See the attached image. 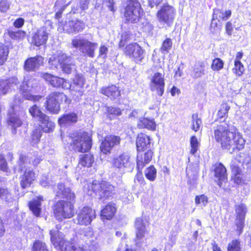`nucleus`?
<instances>
[{"label": "nucleus", "instance_id": "13d9d810", "mask_svg": "<svg viewBox=\"0 0 251 251\" xmlns=\"http://www.w3.org/2000/svg\"><path fill=\"white\" fill-rule=\"evenodd\" d=\"M41 132L39 129L35 130L31 135V143L33 146L37 144L41 137Z\"/></svg>", "mask_w": 251, "mask_h": 251}, {"label": "nucleus", "instance_id": "0eeeda50", "mask_svg": "<svg viewBox=\"0 0 251 251\" xmlns=\"http://www.w3.org/2000/svg\"><path fill=\"white\" fill-rule=\"evenodd\" d=\"M142 13L140 3L137 0L128 1L125 7L124 16L130 23L138 21Z\"/></svg>", "mask_w": 251, "mask_h": 251}, {"label": "nucleus", "instance_id": "774afa93", "mask_svg": "<svg viewBox=\"0 0 251 251\" xmlns=\"http://www.w3.org/2000/svg\"><path fill=\"white\" fill-rule=\"evenodd\" d=\"M234 182L237 184L239 185H242L243 184L245 183V180L243 179L242 176L239 175H236L235 176Z\"/></svg>", "mask_w": 251, "mask_h": 251}, {"label": "nucleus", "instance_id": "473e14b6", "mask_svg": "<svg viewBox=\"0 0 251 251\" xmlns=\"http://www.w3.org/2000/svg\"><path fill=\"white\" fill-rule=\"evenodd\" d=\"M205 63L202 61L196 62L195 64L191 75L194 78L201 77L204 75Z\"/></svg>", "mask_w": 251, "mask_h": 251}, {"label": "nucleus", "instance_id": "1a4fd4ad", "mask_svg": "<svg viewBox=\"0 0 251 251\" xmlns=\"http://www.w3.org/2000/svg\"><path fill=\"white\" fill-rule=\"evenodd\" d=\"M85 28V24L78 19L61 22L59 23L58 30L68 34H76L82 31Z\"/></svg>", "mask_w": 251, "mask_h": 251}, {"label": "nucleus", "instance_id": "b1692460", "mask_svg": "<svg viewBox=\"0 0 251 251\" xmlns=\"http://www.w3.org/2000/svg\"><path fill=\"white\" fill-rule=\"evenodd\" d=\"M56 60L61 65L62 64H64V63H67L71 61L73 59L71 56L67 55L62 51H58L56 56H53L50 58L49 62L50 65L56 67L58 65V64L56 62Z\"/></svg>", "mask_w": 251, "mask_h": 251}, {"label": "nucleus", "instance_id": "de8ad7c7", "mask_svg": "<svg viewBox=\"0 0 251 251\" xmlns=\"http://www.w3.org/2000/svg\"><path fill=\"white\" fill-rule=\"evenodd\" d=\"M195 201L196 205L204 207L208 202V198L204 194L196 196Z\"/></svg>", "mask_w": 251, "mask_h": 251}, {"label": "nucleus", "instance_id": "39448f33", "mask_svg": "<svg viewBox=\"0 0 251 251\" xmlns=\"http://www.w3.org/2000/svg\"><path fill=\"white\" fill-rule=\"evenodd\" d=\"M39 90L36 80L30 78L25 81L20 86V91L23 93V97L26 100L37 101L40 100L42 96L34 94Z\"/></svg>", "mask_w": 251, "mask_h": 251}, {"label": "nucleus", "instance_id": "a19ab883", "mask_svg": "<svg viewBox=\"0 0 251 251\" xmlns=\"http://www.w3.org/2000/svg\"><path fill=\"white\" fill-rule=\"evenodd\" d=\"M231 12L229 10L223 12L220 9H215L213 13V20L216 19L219 21L220 20H226L231 16Z\"/></svg>", "mask_w": 251, "mask_h": 251}, {"label": "nucleus", "instance_id": "393cba45", "mask_svg": "<svg viewBox=\"0 0 251 251\" xmlns=\"http://www.w3.org/2000/svg\"><path fill=\"white\" fill-rule=\"evenodd\" d=\"M85 83V79L82 75H76L73 80L72 93H77V96H82L83 94V88Z\"/></svg>", "mask_w": 251, "mask_h": 251}, {"label": "nucleus", "instance_id": "a211bd4d", "mask_svg": "<svg viewBox=\"0 0 251 251\" xmlns=\"http://www.w3.org/2000/svg\"><path fill=\"white\" fill-rule=\"evenodd\" d=\"M36 177L37 175L32 169L26 168L24 174L20 176L21 186L23 188L29 187Z\"/></svg>", "mask_w": 251, "mask_h": 251}, {"label": "nucleus", "instance_id": "72a5a7b5", "mask_svg": "<svg viewBox=\"0 0 251 251\" xmlns=\"http://www.w3.org/2000/svg\"><path fill=\"white\" fill-rule=\"evenodd\" d=\"M138 126L140 128H146L149 129L154 130L156 129V125L153 119L146 118H140L137 124Z\"/></svg>", "mask_w": 251, "mask_h": 251}, {"label": "nucleus", "instance_id": "69168bd1", "mask_svg": "<svg viewBox=\"0 0 251 251\" xmlns=\"http://www.w3.org/2000/svg\"><path fill=\"white\" fill-rule=\"evenodd\" d=\"M9 8V4L7 1L2 0L0 1V10L1 12H5Z\"/></svg>", "mask_w": 251, "mask_h": 251}, {"label": "nucleus", "instance_id": "0e129e2a", "mask_svg": "<svg viewBox=\"0 0 251 251\" xmlns=\"http://www.w3.org/2000/svg\"><path fill=\"white\" fill-rule=\"evenodd\" d=\"M107 52V48L104 45L101 46H100L99 50V56L102 58H104L106 57Z\"/></svg>", "mask_w": 251, "mask_h": 251}, {"label": "nucleus", "instance_id": "f3484780", "mask_svg": "<svg viewBox=\"0 0 251 251\" xmlns=\"http://www.w3.org/2000/svg\"><path fill=\"white\" fill-rule=\"evenodd\" d=\"M135 226L136 229V244L138 245L142 242L143 238L145 235L148 234V231L146 229L145 223L142 218H138L136 219Z\"/></svg>", "mask_w": 251, "mask_h": 251}, {"label": "nucleus", "instance_id": "f03ea898", "mask_svg": "<svg viewBox=\"0 0 251 251\" xmlns=\"http://www.w3.org/2000/svg\"><path fill=\"white\" fill-rule=\"evenodd\" d=\"M50 241L55 248L61 251H84L82 247L74 245L64 239V234L56 229L50 230Z\"/></svg>", "mask_w": 251, "mask_h": 251}, {"label": "nucleus", "instance_id": "6e6d98bb", "mask_svg": "<svg viewBox=\"0 0 251 251\" xmlns=\"http://www.w3.org/2000/svg\"><path fill=\"white\" fill-rule=\"evenodd\" d=\"M224 63L219 58L214 59L211 65V69L215 71H218L221 70L224 67Z\"/></svg>", "mask_w": 251, "mask_h": 251}, {"label": "nucleus", "instance_id": "603ef678", "mask_svg": "<svg viewBox=\"0 0 251 251\" xmlns=\"http://www.w3.org/2000/svg\"><path fill=\"white\" fill-rule=\"evenodd\" d=\"M190 142L191 146L190 153L194 154L198 150L200 143L195 136L191 137Z\"/></svg>", "mask_w": 251, "mask_h": 251}, {"label": "nucleus", "instance_id": "c85d7f7f", "mask_svg": "<svg viewBox=\"0 0 251 251\" xmlns=\"http://www.w3.org/2000/svg\"><path fill=\"white\" fill-rule=\"evenodd\" d=\"M100 92L109 97L111 100H115L120 96V91L115 85H111L100 89Z\"/></svg>", "mask_w": 251, "mask_h": 251}, {"label": "nucleus", "instance_id": "dca6fc26", "mask_svg": "<svg viewBox=\"0 0 251 251\" xmlns=\"http://www.w3.org/2000/svg\"><path fill=\"white\" fill-rule=\"evenodd\" d=\"M120 137L117 136L110 135L106 136L101 142L100 145L101 152L104 154L109 153L115 146L120 144Z\"/></svg>", "mask_w": 251, "mask_h": 251}, {"label": "nucleus", "instance_id": "c756f323", "mask_svg": "<svg viewBox=\"0 0 251 251\" xmlns=\"http://www.w3.org/2000/svg\"><path fill=\"white\" fill-rule=\"evenodd\" d=\"M57 196L60 198H66L70 201L74 200L75 196L69 188H66L63 184H58Z\"/></svg>", "mask_w": 251, "mask_h": 251}, {"label": "nucleus", "instance_id": "423d86ee", "mask_svg": "<svg viewBox=\"0 0 251 251\" xmlns=\"http://www.w3.org/2000/svg\"><path fill=\"white\" fill-rule=\"evenodd\" d=\"M55 217L58 220L72 218L74 215V206L70 201H60L54 209Z\"/></svg>", "mask_w": 251, "mask_h": 251}, {"label": "nucleus", "instance_id": "6ab92c4d", "mask_svg": "<svg viewBox=\"0 0 251 251\" xmlns=\"http://www.w3.org/2000/svg\"><path fill=\"white\" fill-rule=\"evenodd\" d=\"M153 152L151 149L148 150L145 152L138 151L137 155V166L138 169H142L151 160Z\"/></svg>", "mask_w": 251, "mask_h": 251}, {"label": "nucleus", "instance_id": "338daca9", "mask_svg": "<svg viewBox=\"0 0 251 251\" xmlns=\"http://www.w3.org/2000/svg\"><path fill=\"white\" fill-rule=\"evenodd\" d=\"M24 20L22 18H20L14 22L13 25L15 27L20 28L24 25Z\"/></svg>", "mask_w": 251, "mask_h": 251}, {"label": "nucleus", "instance_id": "8fccbe9b", "mask_svg": "<svg viewBox=\"0 0 251 251\" xmlns=\"http://www.w3.org/2000/svg\"><path fill=\"white\" fill-rule=\"evenodd\" d=\"M122 201L125 203H128L132 201L131 194L125 189L122 190L119 193Z\"/></svg>", "mask_w": 251, "mask_h": 251}, {"label": "nucleus", "instance_id": "5701e85b", "mask_svg": "<svg viewBox=\"0 0 251 251\" xmlns=\"http://www.w3.org/2000/svg\"><path fill=\"white\" fill-rule=\"evenodd\" d=\"M214 176L217 178L218 184L221 186L222 182L227 179L226 170L225 166L221 163H217L214 166Z\"/></svg>", "mask_w": 251, "mask_h": 251}, {"label": "nucleus", "instance_id": "c03bdc74", "mask_svg": "<svg viewBox=\"0 0 251 251\" xmlns=\"http://www.w3.org/2000/svg\"><path fill=\"white\" fill-rule=\"evenodd\" d=\"M227 251H242V245L237 239L232 240L227 245Z\"/></svg>", "mask_w": 251, "mask_h": 251}, {"label": "nucleus", "instance_id": "4be33fe9", "mask_svg": "<svg viewBox=\"0 0 251 251\" xmlns=\"http://www.w3.org/2000/svg\"><path fill=\"white\" fill-rule=\"evenodd\" d=\"M48 38V33L44 27L38 29L32 38V43L36 46H40L46 43Z\"/></svg>", "mask_w": 251, "mask_h": 251}, {"label": "nucleus", "instance_id": "09e8293b", "mask_svg": "<svg viewBox=\"0 0 251 251\" xmlns=\"http://www.w3.org/2000/svg\"><path fill=\"white\" fill-rule=\"evenodd\" d=\"M244 71V67L241 61H234V66L232 69V71L237 76L242 75Z\"/></svg>", "mask_w": 251, "mask_h": 251}, {"label": "nucleus", "instance_id": "a18cd8bd", "mask_svg": "<svg viewBox=\"0 0 251 251\" xmlns=\"http://www.w3.org/2000/svg\"><path fill=\"white\" fill-rule=\"evenodd\" d=\"M145 175L151 181L155 180L156 176V170L153 166H151L145 170Z\"/></svg>", "mask_w": 251, "mask_h": 251}, {"label": "nucleus", "instance_id": "2eb2a0df", "mask_svg": "<svg viewBox=\"0 0 251 251\" xmlns=\"http://www.w3.org/2000/svg\"><path fill=\"white\" fill-rule=\"evenodd\" d=\"M92 190L98 194L100 198L108 197L114 191V187L108 182L103 181L101 183L93 182L91 185Z\"/></svg>", "mask_w": 251, "mask_h": 251}, {"label": "nucleus", "instance_id": "bb28decb", "mask_svg": "<svg viewBox=\"0 0 251 251\" xmlns=\"http://www.w3.org/2000/svg\"><path fill=\"white\" fill-rule=\"evenodd\" d=\"M41 158L37 155H32V156H27L25 155H21L20 157L19 165L21 171L26 167L28 164L32 163L34 166H37L40 162Z\"/></svg>", "mask_w": 251, "mask_h": 251}, {"label": "nucleus", "instance_id": "f704fd0d", "mask_svg": "<svg viewBox=\"0 0 251 251\" xmlns=\"http://www.w3.org/2000/svg\"><path fill=\"white\" fill-rule=\"evenodd\" d=\"M39 121L41 123V127L44 132H50L53 131L55 124L47 115L46 116V118L44 117Z\"/></svg>", "mask_w": 251, "mask_h": 251}, {"label": "nucleus", "instance_id": "bf43d9fd", "mask_svg": "<svg viewBox=\"0 0 251 251\" xmlns=\"http://www.w3.org/2000/svg\"><path fill=\"white\" fill-rule=\"evenodd\" d=\"M0 197L9 202L12 199L11 195L9 193L8 190L1 188H0Z\"/></svg>", "mask_w": 251, "mask_h": 251}, {"label": "nucleus", "instance_id": "680f3d73", "mask_svg": "<svg viewBox=\"0 0 251 251\" xmlns=\"http://www.w3.org/2000/svg\"><path fill=\"white\" fill-rule=\"evenodd\" d=\"M103 4L108 7L110 11L112 12L116 11V9L114 6L115 4L114 0H103Z\"/></svg>", "mask_w": 251, "mask_h": 251}, {"label": "nucleus", "instance_id": "49530a36", "mask_svg": "<svg viewBox=\"0 0 251 251\" xmlns=\"http://www.w3.org/2000/svg\"><path fill=\"white\" fill-rule=\"evenodd\" d=\"M9 53L8 49L4 45L0 46V66L3 65L7 60Z\"/></svg>", "mask_w": 251, "mask_h": 251}, {"label": "nucleus", "instance_id": "9b49d317", "mask_svg": "<svg viewBox=\"0 0 251 251\" xmlns=\"http://www.w3.org/2000/svg\"><path fill=\"white\" fill-rule=\"evenodd\" d=\"M165 74L159 72L154 73L150 78V89L152 92L162 96L164 92L165 88Z\"/></svg>", "mask_w": 251, "mask_h": 251}, {"label": "nucleus", "instance_id": "a878e982", "mask_svg": "<svg viewBox=\"0 0 251 251\" xmlns=\"http://www.w3.org/2000/svg\"><path fill=\"white\" fill-rule=\"evenodd\" d=\"M151 145V139L149 136L144 134L138 135L136 140V147L137 151H143L149 148Z\"/></svg>", "mask_w": 251, "mask_h": 251}, {"label": "nucleus", "instance_id": "58836bf2", "mask_svg": "<svg viewBox=\"0 0 251 251\" xmlns=\"http://www.w3.org/2000/svg\"><path fill=\"white\" fill-rule=\"evenodd\" d=\"M17 80V78L13 77L8 80L0 81V95L6 94L10 87V84H16Z\"/></svg>", "mask_w": 251, "mask_h": 251}, {"label": "nucleus", "instance_id": "7ed1b4c3", "mask_svg": "<svg viewBox=\"0 0 251 251\" xmlns=\"http://www.w3.org/2000/svg\"><path fill=\"white\" fill-rule=\"evenodd\" d=\"M71 44L73 48L79 50L90 57H94L95 50L98 46L97 43L91 42L80 36L73 38L71 41Z\"/></svg>", "mask_w": 251, "mask_h": 251}, {"label": "nucleus", "instance_id": "20e7f679", "mask_svg": "<svg viewBox=\"0 0 251 251\" xmlns=\"http://www.w3.org/2000/svg\"><path fill=\"white\" fill-rule=\"evenodd\" d=\"M176 15V10L168 3L163 4L156 13L158 22L163 25L171 26Z\"/></svg>", "mask_w": 251, "mask_h": 251}, {"label": "nucleus", "instance_id": "cd10ccee", "mask_svg": "<svg viewBox=\"0 0 251 251\" xmlns=\"http://www.w3.org/2000/svg\"><path fill=\"white\" fill-rule=\"evenodd\" d=\"M9 117L7 120V123L9 126H11L15 131L16 128L20 127L23 124L22 121L19 118L18 115L14 112V107L8 111Z\"/></svg>", "mask_w": 251, "mask_h": 251}, {"label": "nucleus", "instance_id": "79ce46f5", "mask_svg": "<svg viewBox=\"0 0 251 251\" xmlns=\"http://www.w3.org/2000/svg\"><path fill=\"white\" fill-rule=\"evenodd\" d=\"M29 112L32 117L38 119L39 121L46 118V115L42 112L40 107L35 104L29 109Z\"/></svg>", "mask_w": 251, "mask_h": 251}, {"label": "nucleus", "instance_id": "aec40b11", "mask_svg": "<svg viewBox=\"0 0 251 251\" xmlns=\"http://www.w3.org/2000/svg\"><path fill=\"white\" fill-rule=\"evenodd\" d=\"M247 212V207L245 204L238 205L236 207V213L237 214L236 219V225L237 229L240 234L244 225V218Z\"/></svg>", "mask_w": 251, "mask_h": 251}, {"label": "nucleus", "instance_id": "7c9ffc66", "mask_svg": "<svg viewBox=\"0 0 251 251\" xmlns=\"http://www.w3.org/2000/svg\"><path fill=\"white\" fill-rule=\"evenodd\" d=\"M116 211L114 203H109L105 206L101 212V217L103 220H110L113 218Z\"/></svg>", "mask_w": 251, "mask_h": 251}, {"label": "nucleus", "instance_id": "f8f14e48", "mask_svg": "<svg viewBox=\"0 0 251 251\" xmlns=\"http://www.w3.org/2000/svg\"><path fill=\"white\" fill-rule=\"evenodd\" d=\"M74 149L79 152H86L91 148V139L87 133L78 135L73 140Z\"/></svg>", "mask_w": 251, "mask_h": 251}, {"label": "nucleus", "instance_id": "6e6552de", "mask_svg": "<svg viewBox=\"0 0 251 251\" xmlns=\"http://www.w3.org/2000/svg\"><path fill=\"white\" fill-rule=\"evenodd\" d=\"M67 100V97L63 93L52 92L47 97L46 109L53 114H57L60 110V101Z\"/></svg>", "mask_w": 251, "mask_h": 251}, {"label": "nucleus", "instance_id": "3c124183", "mask_svg": "<svg viewBox=\"0 0 251 251\" xmlns=\"http://www.w3.org/2000/svg\"><path fill=\"white\" fill-rule=\"evenodd\" d=\"M172 46V42L170 38L165 40L160 48V51L164 54L167 53L171 50Z\"/></svg>", "mask_w": 251, "mask_h": 251}, {"label": "nucleus", "instance_id": "ddd939ff", "mask_svg": "<svg viewBox=\"0 0 251 251\" xmlns=\"http://www.w3.org/2000/svg\"><path fill=\"white\" fill-rule=\"evenodd\" d=\"M124 51L126 55L133 58L137 62H141L144 57V50L136 43L127 45Z\"/></svg>", "mask_w": 251, "mask_h": 251}, {"label": "nucleus", "instance_id": "4468645a", "mask_svg": "<svg viewBox=\"0 0 251 251\" xmlns=\"http://www.w3.org/2000/svg\"><path fill=\"white\" fill-rule=\"evenodd\" d=\"M95 212L91 208L86 206L80 209L76 218L77 224L80 225L87 226L95 218Z\"/></svg>", "mask_w": 251, "mask_h": 251}, {"label": "nucleus", "instance_id": "864d4df0", "mask_svg": "<svg viewBox=\"0 0 251 251\" xmlns=\"http://www.w3.org/2000/svg\"><path fill=\"white\" fill-rule=\"evenodd\" d=\"M62 70L64 73L70 74L72 70L75 69L74 60L67 63H64L61 65Z\"/></svg>", "mask_w": 251, "mask_h": 251}, {"label": "nucleus", "instance_id": "5fc2aeb1", "mask_svg": "<svg viewBox=\"0 0 251 251\" xmlns=\"http://www.w3.org/2000/svg\"><path fill=\"white\" fill-rule=\"evenodd\" d=\"M229 109L230 106L227 103L222 104L218 112V116L221 118L227 117Z\"/></svg>", "mask_w": 251, "mask_h": 251}, {"label": "nucleus", "instance_id": "052dcab7", "mask_svg": "<svg viewBox=\"0 0 251 251\" xmlns=\"http://www.w3.org/2000/svg\"><path fill=\"white\" fill-rule=\"evenodd\" d=\"M107 111L108 114L114 116H120L122 114L121 110L120 108L114 107H108Z\"/></svg>", "mask_w": 251, "mask_h": 251}, {"label": "nucleus", "instance_id": "c9c22d12", "mask_svg": "<svg viewBox=\"0 0 251 251\" xmlns=\"http://www.w3.org/2000/svg\"><path fill=\"white\" fill-rule=\"evenodd\" d=\"M77 116L75 113H71L63 115L58 120L60 125L63 126L70 124L77 121Z\"/></svg>", "mask_w": 251, "mask_h": 251}, {"label": "nucleus", "instance_id": "e433bc0d", "mask_svg": "<svg viewBox=\"0 0 251 251\" xmlns=\"http://www.w3.org/2000/svg\"><path fill=\"white\" fill-rule=\"evenodd\" d=\"M43 201L42 197L40 196L37 200H33L29 202V208L36 216H39L41 211V201Z\"/></svg>", "mask_w": 251, "mask_h": 251}, {"label": "nucleus", "instance_id": "f257e3e1", "mask_svg": "<svg viewBox=\"0 0 251 251\" xmlns=\"http://www.w3.org/2000/svg\"><path fill=\"white\" fill-rule=\"evenodd\" d=\"M214 133L215 139L221 144L222 148L230 153L244 147L245 141L240 133L229 131L226 123L218 125L214 128Z\"/></svg>", "mask_w": 251, "mask_h": 251}, {"label": "nucleus", "instance_id": "2f4dec72", "mask_svg": "<svg viewBox=\"0 0 251 251\" xmlns=\"http://www.w3.org/2000/svg\"><path fill=\"white\" fill-rule=\"evenodd\" d=\"M41 76L55 87H59L64 81V79L52 75L48 73H42Z\"/></svg>", "mask_w": 251, "mask_h": 251}, {"label": "nucleus", "instance_id": "e2e57ef3", "mask_svg": "<svg viewBox=\"0 0 251 251\" xmlns=\"http://www.w3.org/2000/svg\"><path fill=\"white\" fill-rule=\"evenodd\" d=\"M0 169L5 172L8 170L6 161L2 155H0Z\"/></svg>", "mask_w": 251, "mask_h": 251}, {"label": "nucleus", "instance_id": "ea45409f", "mask_svg": "<svg viewBox=\"0 0 251 251\" xmlns=\"http://www.w3.org/2000/svg\"><path fill=\"white\" fill-rule=\"evenodd\" d=\"M94 162L93 156L91 154L81 155L79 161V165L83 167H90Z\"/></svg>", "mask_w": 251, "mask_h": 251}, {"label": "nucleus", "instance_id": "37998d69", "mask_svg": "<svg viewBox=\"0 0 251 251\" xmlns=\"http://www.w3.org/2000/svg\"><path fill=\"white\" fill-rule=\"evenodd\" d=\"M201 124V121L198 117L197 114H193L192 116L191 128L192 130L197 132L200 129V126Z\"/></svg>", "mask_w": 251, "mask_h": 251}, {"label": "nucleus", "instance_id": "412c9836", "mask_svg": "<svg viewBox=\"0 0 251 251\" xmlns=\"http://www.w3.org/2000/svg\"><path fill=\"white\" fill-rule=\"evenodd\" d=\"M44 58L41 56H36L27 59L25 62V69L27 71H35L43 64Z\"/></svg>", "mask_w": 251, "mask_h": 251}, {"label": "nucleus", "instance_id": "4c0bfd02", "mask_svg": "<svg viewBox=\"0 0 251 251\" xmlns=\"http://www.w3.org/2000/svg\"><path fill=\"white\" fill-rule=\"evenodd\" d=\"M7 34L12 39L17 41L23 40L26 36V33L21 30L15 31L12 29H8Z\"/></svg>", "mask_w": 251, "mask_h": 251}, {"label": "nucleus", "instance_id": "4d7b16f0", "mask_svg": "<svg viewBox=\"0 0 251 251\" xmlns=\"http://www.w3.org/2000/svg\"><path fill=\"white\" fill-rule=\"evenodd\" d=\"M32 251H48V250L44 243L37 241L33 244Z\"/></svg>", "mask_w": 251, "mask_h": 251}, {"label": "nucleus", "instance_id": "9d476101", "mask_svg": "<svg viewBox=\"0 0 251 251\" xmlns=\"http://www.w3.org/2000/svg\"><path fill=\"white\" fill-rule=\"evenodd\" d=\"M111 162L114 168L122 173H124L133 166L130 156L126 152H123L115 156L112 159Z\"/></svg>", "mask_w": 251, "mask_h": 251}]
</instances>
